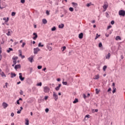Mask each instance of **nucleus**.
Here are the masks:
<instances>
[{
    "mask_svg": "<svg viewBox=\"0 0 125 125\" xmlns=\"http://www.w3.org/2000/svg\"><path fill=\"white\" fill-rule=\"evenodd\" d=\"M51 45H52V43H48L46 44V47L49 51H51V50H52V47H51Z\"/></svg>",
    "mask_w": 125,
    "mask_h": 125,
    "instance_id": "1",
    "label": "nucleus"
},
{
    "mask_svg": "<svg viewBox=\"0 0 125 125\" xmlns=\"http://www.w3.org/2000/svg\"><path fill=\"white\" fill-rule=\"evenodd\" d=\"M119 15H120V16H123L125 17V11L124 10H121L119 11Z\"/></svg>",
    "mask_w": 125,
    "mask_h": 125,
    "instance_id": "2",
    "label": "nucleus"
},
{
    "mask_svg": "<svg viewBox=\"0 0 125 125\" xmlns=\"http://www.w3.org/2000/svg\"><path fill=\"white\" fill-rule=\"evenodd\" d=\"M50 90V88H49L48 86H45L43 87V91L45 93H48Z\"/></svg>",
    "mask_w": 125,
    "mask_h": 125,
    "instance_id": "3",
    "label": "nucleus"
},
{
    "mask_svg": "<svg viewBox=\"0 0 125 125\" xmlns=\"http://www.w3.org/2000/svg\"><path fill=\"white\" fill-rule=\"evenodd\" d=\"M108 6H109L107 2H104L103 6V8L105 9V10L108 8Z\"/></svg>",
    "mask_w": 125,
    "mask_h": 125,
    "instance_id": "4",
    "label": "nucleus"
},
{
    "mask_svg": "<svg viewBox=\"0 0 125 125\" xmlns=\"http://www.w3.org/2000/svg\"><path fill=\"white\" fill-rule=\"evenodd\" d=\"M53 96L55 101H57V99H58V95L55 93V92H53Z\"/></svg>",
    "mask_w": 125,
    "mask_h": 125,
    "instance_id": "5",
    "label": "nucleus"
},
{
    "mask_svg": "<svg viewBox=\"0 0 125 125\" xmlns=\"http://www.w3.org/2000/svg\"><path fill=\"white\" fill-rule=\"evenodd\" d=\"M40 50H41V49H40V48H34V54H38V52H39V51H40Z\"/></svg>",
    "mask_w": 125,
    "mask_h": 125,
    "instance_id": "6",
    "label": "nucleus"
},
{
    "mask_svg": "<svg viewBox=\"0 0 125 125\" xmlns=\"http://www.w3.org/2000/svg\"><path fill=\"white\" fill-rule=\"evenodd\" d=\"M28 60L29 62L32 63V62H34V56H31L30 57L28 58Z\"/></svg>",
    "mask_w": 125,
    "mask_h": 125,
    "instance_id": "7",
    "label": "nucleus"
},
{
    "mask_svg": "<svg viewBox=\"0 0 125 125\" xmlns=\"http://www.w3.org/2000/svg\"><path fill=\"white\" fill-rule=\"evenodd\" d=\"M19 75H20L19 79H20V80H21V81H24V80H25V77H22V73H20Z\"/></svg>",
    "mask_w": 125,
    "mask_h": 125,
    "instance_id": "8",
    "label": "nucleus"
},
{
    "mask_svg": "<svg viewBox=\"0 0 125 125\" xmlns=\"http://www.w3.org/2000/svg\"><path fill=\"white\" fill-rule=\"evenodd\" d=\"M33 35L34 36V37L33 38V39L34 40V41H36V40L38 39V34L36 33H34Z\"/></svg>",
    "mask_w": 125,
    "mask_h": 125,
    "instance_id": "9",
    "label": "nucleus"
},
{
    "mask_svg": "<svg viewBox=\"0 0 125 125\" xmlns=\"http://www.w3.org/2000/svg\"><path fill=\"white\" fill-rule=\"evenodd\" d=\"M71 4L72 5L73 7L74 8H77V7H78V3H75L74 2L71 3Z\"/></svg>",
    "mask_w": 125,
    "mask_h": 125,
    "instance_id": "10",
    "label": "nucleus"
},
{
    "mask_svg": "<svg viewBox=\"0 0 125 125\" xmlns=\"http://www.w3.org/2000/svg\"><path fill=\"white\" fill-rule=\"evenodd\" d=\"M2 106L3 107V108L5 109L6 108H7V106H8V104H6V103L4 102L2 103Z\"/></svg>",
    "mask_w": 125,
    "mask_h": 125,
    "instance_id": "11",
    "label": "nucleus"
},
{
    "mask_svg": "<svg viewBox=\"0 0 125 125\" xmlns=\"http://www.w3.org/2000/svg\"><path fill=\"white\" fill-rule=\"evenodd\" d=\"M21 68V65L20 64H17L15 66V69L16 70H17V69H20Z\"/></svg>",
    "mask_w": 125,
    "mask_h": 125,
    "instance_id": "12",
    "label": "nucleus"
},
{
    "mask_svg": "<svg viewBox=\"0 0 125 125\" xmlns=\"http://www.w3.org/2000/svg\"><path fill=\"white\" fill-rule=\"evenodd\" d=\"M79 39H83V33H81L80 34H79Z\"/></svg>",
    "mask_w": 125,
    "mask_h": 125,
    "instance_id": "13",
    "label": "nucleus"
},
{
    "mask_svg": "<svg viewBox=\"0 0 125 125\" xmlns=\"http://www.w3.org/2000/svg\"><path fill=\"white\" fill-rule=\"evenodd\" d=\"M9 20V18H7L6 21H5L4 22V24H6V25H7V26H8L9 25V24L8 23H7V22H8Z\"/></svg>",
    "mask_w": 125,
    "mask_h": 125,
    "instance_id": "14",
    "label": "nucleus"
},
{
    "mask_svg": "<svg viewBox=\"0 0 125 125\" xmlns=\"http://www.w3.org/2000/svg\"><path fill=\"white\" fill-rule=\"evenodd\" d=\"M42 22L43 24H47V21H46V19H43L42 20Z\"/></svg>",
    "mask_w": 125,
    "mask_h": 125,
    "instance_id": "15",
    "label": "nucleus"
},
{
    "mask_svg": "<svg viewBox=\"0 0 125 125\" xmlns=\"http://www.w3.org/2000/svg\"><path fill=\"white\" fill-rule=\"evenodd\" d=\"M60 87H61V84H59L58 86L55 88L56 90H59L60 89Z\"/></svg>",
    "mask_w": 125,
    "mask_h": 125,
    "instance_id": "16",
    "label": "nucleus"
},
{
    "mask_svg": "<svg viewBox=\"0 0 125 125\" xmlns=\"http://www.w3.org/2000/svg\"><path fill=\"white\" fill-rule=\"evenodd\" d=\"M59 28L60 29H63L64 28V24L62 23L59 25Z\"/></svg>",
    "mask_w": 125,
    "mask_h": 125,
    "instance_id": "17",
    "label": "nucleus"
},
{
    "mask_svg": "<svg viewBox=\"0 0 125 125\" xmlns=\"http://www.w3.org/2000/svg\"><path fill=\"white\" fill-rule=\"evenodd\" d=\"M110 56H111V54H110V53H108V54L106 55L105 57L106 59H109Z\"/></svg>",
    "mask_w": 125,
    "mask_h": 125,
    "instance_id": "18",
    "label": "nucleus"
},
{
    "mask_svg": "<svg viewBox=\"0 0 125 125\" xmlns=\"http://www.w3.org/2000/svg\"><path fill=\"white\" fill-rule=\"evenodd\" d=\"M11 51H13V49H12V48H9L7 50V52H8V53H9Z\"/></svg>",
    "mask_w": 125,
    "mask_h": 125,
    "instance_id": "19",
    "label": "nucleus"
},
{
    "mask_svg": "<svg viewBox=\"0 0 125 125\" xmlns=\"http://www.w3.org/2000/svg\"><path fill=\"white\" fill-rule=\"evenodd\" d=\"M101 35H99L98 33H97L96 34V37L95 38V40H97V39H98V38H99V37H101Z\"/></svg>",
    "mask_w": 125,
    "mask_h": 125,
    "instance_id": "20",
    "label": "nucleus"
},
{
    "mask_svg": "<svg viewBox=\"0 0 125 125\" xmlns=\"http://www.w3.org/2000/svg\"><path fill=\"white\" fill-rule=\"evenodd\" d=\"M99 79V75H97L95 76V78H94V80H98Z\"/></svg>",
    "mask_w": 125,
    "mask_h": 125,
    "instance_id": "21",
    "label": "nucleus"
},
{
    "mask_svg": "<svg viewBox=\"0 0 125 125\" xmlns=\"http://www.w3.org/2000/svg\"><path fill=\"white\" fill-rule=\"evenodd\" d=\"M79 102V100L77 98L75 99V100L73 101L74 104H76V103H78Z\"/></svg>",
    "mask_w": 125,
    "mask_h": 125,
    "instance_id": "22",
    "label": "nucleus"
},
{
    "mask_svg": "<svg viewBox=\"0 0 125 125\" xmlns=\"http://www.w3.org/2000/svg\"><path fill=\"white\" fill-rule=\"evenodd\" d=\"M11 78H13V77H16V74L15 73H11Z\"/></svg>",
    "mask_w": 125,
    "mask_h": 125,
    "instance_id": "23",
    "label": "nucleus"
},
{
    "mask_svg": "<svg viewBox=\"0 0 125 125\" xmlns=\"http://www.w3.org/2000/svg\"><path fill=\"white\" fill-rule=\"evenodd\" d=\"M0 75H1V77H6V75L3 73V72H2L1 73H0Z\"/></svg>",
    "mask_w": 125,
    "mask_h": 125,
    "instance_id": "24",
    "label": "nucleus"
},
{
    "mask_svg": "<svg viewBox=\"0 0 125 125\" xmlns=\"http://www.w3.org/2000/svg\"><path fill=\"white\" fill-rule=\"evenodd\" d=\"M118 40H119L120 41H121V40H122V38H121V37L120 36H117L116 37V41H118Z\"/></svg>",
    "mask_w": 125,
    "mask_h": 125,
    "instance_id": "25",
    "label": "nucleus"
},
{
    "mask_svg": "<svg viewBox=\"0 0 125 125\" xmlns=\"http://www.w3.org/2000/svg\"><path fill=\"white\" fill-rule=\"evenodd\" d=\"M38 46L39 47H43V46H44V45L43 44H42V42H40L39 43V44H38Z\"/></svg>",
    "mask_w": 125,
    "mask_h": 125,
    "instance_id": "26",
    "label": "nucleus"
},
{
    "mask_svg": "<svg viewBox=\"0 0 125 125\" xmlns=\"http://www.w3.org/2000/svg\"><path fill=\"white\" fill-rule=\"evenodd\" d=\"M12 59H13V60H14V61H16V60H17V59H18V57H13Z\"/></svg>",
    "mask_w": 125,
    "mask_h": 125,
    "instance_id": "27",
    "label": "nucleus"
},
{
    "mask_svg": "<svg viewBox=\"0 0 125 125\" xmlns=\"http://www.w3.org/2000/svg\"><path fill=\"white\" fill-rule=\"evenodd\" d=\"M69 10L71 11V12H73L74 11V8L73 7H69Z\"/></svg>",
    "mask_w": 125,
    "mask_h": 125,
    "instance_id": "28",
    "label": "nucleus"
},
{
    "mask_svg": "<svg viewBox=\"0 0 125 125\" xmlns=\"http://www.w3.org/2000/svg\"><path fill=\"white\" fill-rule=\"evenodd\" d=\"M106 69H107V66L106 65H104L103 68V71H106Z\"/></svg>",
    "mask_w": 125,
    "mask_h": 125,
    "instance_id": "29",
    "label": "nucleus"
},
{
    "mask_svg": "<svg viewBox=\"0 0 125 125\" xmlns=\"http://www.w3.org/2000/svg\"><path fill=\"white\" fill-rule=\"evenodd\" d=\"M25 125H29V120L28 119H25Z\"/></svg>",
    "mask_w": 125,
    "mask_h": 125,
    "instance_id": "30",
    "label": "nucleus"
},
{
    "mask_svg": "<svg viewBox=\"0 0 125 125\" xmlns=\"http://www.w3.org/2000/svg\"><path fill=\"white\" fill-rule=\"evenodd\" d=\"M56 30V27L55 26H54L53 28H51V31L52 32L55 31Z\"/></svg>",
    "mask_w": 125,
    "mask_h": 125,
    "instance_id": "31",
    "label": "nucleus"
},
{
    "mask_svg": "<svg viewBox=\"0 0 125 125\" xmlns=\"http://www.w3.org/2000/svg\"><path fill=\"white\" fill-rule=\"evenodd\" d=\"M16 14V13L15 12H12L11 13V16H15Z\"/></svg>",
    "mask_w": 125,
    "mask_h": 125,
    "instance_id": "32",
    "label": "nucleus"
},
{
    "mask_svg": "<svg viewBox=\"0 0 125 125\" xmlns=\"http://www.w3.org/2000/svg\"><path fill=\"white\" fill-rule=\"evenodd\" d=\"M90 115L87 114V115H85V116L84 118V120H85V119H86V118H90Z\"/></svg>",
    "mask_w": 125,
    "mask_h": 125,
    "instance_id": "33",
    "label": "nucleus"
},
{
    "mask_svg": "<svg viewBox=\"0 0 125 125\" xmlns=\"http://www.w3.org/2000/svg\"><path fill=\"white\" fill-rule=\"evenodd\" d=\"M92 3H91V2H90V3H87V4H86V6H87V7H89V6H90V5H92Z\"/></svg>",
    "mask_w": 125,
    "mask_h": 125,
    "instance_id": "34",
    "label": "nucleus"
},
{
    "mask_svg": "<svg viewBox=\"0 0 125 125\" xmlns=\"http://www.w3.org/2000/svg\"><path fill=\"white\" fill-rule=\"evenodd\" d=\"M42 82H40V83H37V86H42Z\"/></svg>",
    "mask_w": 125,
    "mask_h": 125,
    "instance_id": "35",
    "label": "nucleus"
},
{
    "mask_svg": "<svg viewBox=\"0 0 125 125\" xmlns=\"http://www.w3.org/2000/svg\"><path fill=\"white\" fill-rule=\"evenodd\" d=\"M37 68L39 70H41V69H42V65H39V66H38Z\"/></svg>",
    "mask_w": 125,
    "mask_h": 125,
    "instance_id": "36",
    "label": "nucleus"
},
{
    "mask_svg": "<svg viewBox=\"0 0 125 125\" xmlns=\"http://www.w3.org/2000/svg\"><path fill=\"white\" fill-rule=\"evenodd\" d=\"M116 88H115V87H113V90L112 91V93H115V92H116Z\"/></svg>",
    "mask_w": 125,
    "mask_h": 125,
    "instance_id": "37",
    "label": "nucleus"
},
{
    "mask_svg": "<svg viewBox=\"0 0 125 125\" xmlns=\"http://www.w3.org/2000/svg\"><path fill=\"white\" fill-rule=\"evenodd\" d=\"M99 90H98V89L96 88V94H98V93H99Z\"/></svg>",
    "mask_w": 125,
    "mask_h": 125,
    "instance_id": "38",
    "label": "nucleus"
},
{
    "mask_svg": "<svg viewBox=\"0 0 125 125\" xmlns=\"http://www.w3.org/2000/svg\"><path fill=\"white\" fill-rule=\"evenodd\" d=\"M20 93L21 95H23L24 92H23V91H22V90H21Z\"/></svg>",
    "mask_w": 125,
    "mask_h": 125,
    "instance_id": "39",
    "label": "nucleus"
},
{
    "mask_svg": "<svg viewBox=\"0 0 125 125\" xmlns=\"http://www.w3.org/2000/svg\"><path fill=\"white\" fill-rule=\"evenodd\" d=\"M99 47H102V42H100L99 43Z\"/></svg>",
    "mask_w": 125,
    "mask_h": 125,
    "instance_id": "40",
    "label": "nucleus"
},
{
    "mask_svg": "<svg viewBox=\"0 0 125 125\" xmlns=\"http://www.w3.org/2000/svg\"><path fill=\"white\" fill-rule=\"evenodd\" d=\"M25 45H26V43L23 42L22 44L21 45V47H24V46H25Z\"/></svg>",
    "mask_w": 125,
    "mask_h": 125,
    "instance_id": "41",
    "label": "nucleus"
},
{
    "mask_svg": "<svg viewBox=\"0 0 125 125\" xmlns=\"http://www.w3.org/2000/svg\"><path fill=\"white\" fill-rule=\"evenodd\" d=\"M21 109H20L19 110H18L17 113V114H21Z\"/></svg>",
    "mask_w": 125,
    "mask_h": 125,
    "instance_id": "42",
    "label": "nucleus"
},
{
    "mask_svg": "<svg viewBox=\"0 0 125 125\" xmlns=\"http://www.w3.org/2000/svg\"><path fill=\"white\" fill-rule=\"evenodd\" d=\"M45 111L46 113H48V111H49V109L48 108H46Z\"/></svg>",
    "mask_w": 125,
    "mask_h": 125,
    "instance_id": "43",
    "label": "nucleus"
},
{
    "mask_svg": "<svg viewBox=\"0 0 125 125\" xmlns=\"http://www.w3.org/2000/svg\"><path fill=\"white\" fill-rule=\"evenodd\" d=\"M83 97L84 98V99H85V98H87V97H86V95H85V94H83Z\"/></svg>",
    "mask_w": 125,
    "mask_h": 125,
    "instance_id": "44",
    "label": "nucleus"
},
{
    "mask_svg": "<svg viewBox=\"0 0 125 125\" xmlns=\"http://www.w3.org/2000/svg\"><path fill=\"white\" fill-rule=\"evenodd\" d=\"M111 25H114V24H115V21H111Z\"/></svg>",
    "mask_w": 125,
    "mask_h": 125,
    "instance_id": "45",
    "label": "nucleus"
},
{
    "mask_svg": "<svg viewBox=\"0 0 125 125\" xmlns=\"http://www.w3.org/2000/svg\"><path fill=\"white\" fill-rule=\"evenodd\" d=\"M62 84H64V85H67V82H63Z\"/></svg>",
    "mask_w": 125,
    "mask_h": 125,
    "instance_id": "46",
    "label": "nucleus"
},
{
    "mask_svg": "<svg viewBox=\"0 0 125 125\" xmlns=\"http://www.w3.org/2000/svg\"><path fill=\"white\" fill-rule=\"evenodd\" d=\"M21 3H25V0H21Z\"/></svg>",
    "mask_w": 125,
    "mask_h": 125,
    "instance_id": "47",
    "label": "nucleus"
},
{
    "mask_svg": "<svg viewBox=\"0 0 125 125\" xmlns=\"http://www.w3.org/2000/svg\"><path fill=\"white\" fill-rule=\"evenodd\" d=\"M63 49L62 50V51H64V50H65L66 49V46H64L62 47Z\"/></svg>",
    "mask_w": 125,
    "mask_h": 125,
    "instance_id": "48",
    "label": "nucleus"
},
{
    "mask_svg": "<svg viewBox=\"0 0 125 125\" xmlns=\"http://www.w3.org/2000/svg\"><path fill=\"white\" fill-rule=\"evenodd\" d=\"M46 14H47V15H49V12L48 11V10H46Z\"/></svg>",
    "mask_w": 125,
    "mask_h": 125,
    "instance_id": "49",
    "label": "nucleus"
},
{
    "mask_svg": "<svg viewBox=\"0 0 125 125\" xmlns=\"http://www.w3.org/2000/svg\"><path fill=\"white\" fill-rule=\"evenodd\" d=\"M110 28H112V26H111V25H109V26L107 27V30H109V29H110Z\"/></svg>",
    "mask_w": 125,
    "mask_h": 125,
    "instance_id": "50",
    "label": "nucleus"
},
{
    "mask_svg": "<svg viewBox=\"0 0 125 125\" xmlns=\"http://www.w3.org/2000/svg\"><path fill=\"white\" fill-rule=\"evenodd\" d=\"M17 104H18V105H20V103L19 102V100H18L17 101Z\"/></svg>",
    "mask_w": 125,
    "mask_h": 125,
    "instance_id": "51",
    "label": "nucleus"
},
{
    "mask_svg": "<svg viewBox=\"0 0 125 125\" xmlns=\"http://www.w3.org/2000/svg\"><path fill=\"white\" fill-rule=\"evenodd\" d=\"M11 117H14V113L12 112L11 114Z\"/></svg>",
    "mask_w": 125,
    "mask_h": 125,
    "instance_id": "52",
    "label": "nucleus"
},
{
    "mask_svg": "<svg viewBox=\"0 0 125 125\" xmlns=\"http://www.w3.org/2000/svg\"><path fill=\"white\" fill-rule=\"evenodd\" d=\"M47 98H48V96H45V97H44L45 100H47Z\"/></svg>",
    "mask_w": 125,
    "mask_h": 125,
    "instance_id": "53",
    "label": "nucleus"
},
{
    "mask_svg": "<svg viewBox=\"0 0 125 125\" xmlns=\"http://www.w3.org/2000/svg\"><path fill=\"white\" fill-rule=\"evenodd\" d=\"M7 35L8 36H10V31H8V33H7Z\"/></svg>",
    "mask_w": 125,
    "mask_h": 125,
    "instance_id": "54",
    "label": "nucleus"
},
{
    "mask_svg": "<svg viewBox=\"0 0 125 125\" xmlns=\"http://www.w3.org/2000/svg\"><path fill=\"white\" fill-rule=\"evenodd\" d=\"M13 64H14L15 65H16V61H13Z\"/></svg>",
    "mask_w": 125,
    "mask_h": 125,
    "instance_id": "55",
    "label": "nucleus"
},
{
    "mask_svg": "<svg viewBox=\"0 0 125 125\" xmlns=\"http://www.w3.org/2000/svg\"><path fill=\"white\" fill-rule=\"evenodd\" d=\"M19 52L20 54H22V51L21 50H19Z\"/></svg>",
    "mask_w": 125,
    "mask_h": 125,
    "instance_id": "56",
    "label": "nucleus"
},
{
    "mask_svg": "<svg viewBox=\"0 0 125 125\" xmlns=\"http://www.w3.org/2000/svg\"><path fill=\"white\" fill-rule=\"evenodd\" d=\"M89 96H90V94L88 93V94H87V95L86 96L87 98L89 97Z\"/></svg>",
    "mask_w": 125,
    "mask_h": 125,
    "instance_id": "57",
    "label": "nucleus"
},
{
    "mask_svg": "<svg viewBox=\"0 0 125 125\" xmlns=\"http://www.w3.org/2000/svg\"><path fill=\"white\" fill-rule=\"evenodd\" d=\"M105 15H106V17H108V15H109V14L107 12H106Z\"/></svg>",
    "mask_w": 125,
    "mask_h": 125,
    "instance_id": "58",
    "label": "nucleus"
},
{
    "mask_svg": "<svg viewBox=\"0 0 125 125\" xmlns=\"http://www.w3.org/2000/svg\"><path fill=\"white\" fill-rule=\"evenodd\" d=\"M111 88H109L108 90H107V92H109V91H111Z\"/></svg>",
    "mask_w": 125,
    "mask_h": 125,
    "instance_id": "59",
    "label": "nucleus"
},
{
    "mask_svg": "<svg viewBox=\"0 0 125 125\" xmlns=\"http://www.w3.org/2000/svg\"><path fill=\"white\" fill-rule=\"evenodd\" d=\"M91 23H92L93 24H94V23H95V20H93L91 21Z\"/></svg>",
    "mask_w": 125,
    "mask_h": 125,
    "instance_id": "60",
    "label": "nucleus"
},
{
    "mask_svg": "<svg viewBox=\"0 0 125 125\" xmlns=\"http://www.w3.org/2000/svg\"><path fill=\"white\" fill-rule=\"evenodd\" d=\"M57 81L58 82H60V81H61V79H60V78H58V79H57Z\"/></svg>",
    "mask_w": 125,
    "mask_h": 125,
    "instance_id": "61",
    "label": "nucleus"
},
{
    "mask_svg": "<svg viewBox=\"0 0 125 125\" xmlns=\"http://www.w3.org/2000/svg\"><path fill=\"white\" fill-rule=\"evenodd\" d=\"M7 19H6V18H3V20H4V21H6V20H7Z\"/></svg>",
    "mask_w": 125,
    "mask_h": 125,
    "instance_id": "62",
    "label": "nucleus"
},
{
    "mask_svg": "<svg viewBox=\"0 0 125 125\" xmlns=\"http://www.w3.org/2000/svg\"><path fill=\"white\" fill-rule=\"evenodd\" d=\"M24 57H25V56L22 55V56H21V58L22 59H24Z\"/></svg>",
    "mask_w": 125,
    "mask_h": 125,
    "instance_id": "63",
    "label": "nucleus"
},
{
    "mask_svg": "<svg viewBox=\"0 0 125 125\" xmlns=\"http://www.w3.org/2000/svg\"><path fill=\"white\" fill-rule=\"evenodd\" d=\"M5 86H6V87L7 88V83H5Z\"/></svg>",
    "mask_w": 125,
    "mask_h": 125,
    "instance_id": "64",
    "label": "nucleus"
}]
</instances>
